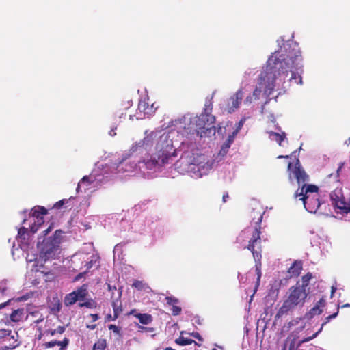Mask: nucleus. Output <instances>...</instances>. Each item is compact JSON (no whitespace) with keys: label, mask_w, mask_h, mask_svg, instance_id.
I'll use <instances>...</instances> for the list:
<instances>
[{"label":"nucleus","mask_w":350,"mask_h":350,"mask_svg":"<svg viewBox=\"0 0 350 350\" xmlns=\"http://www.w3.org/2000/svg\"><path fill=\"white\" fill-rule=\"evenodd\" d=\"M283 51H276L271 55L267 62L266 68L261 74L260 78L267 80L270 90L274 89L275 84H282L291 72L288 81L297 85H302L301 74L304 72L301 64V51L296 43L288 44Z\"/></svg>","instance_id":"obj_1"},{"label":"nucleus","mask_w":350,"mask_h":350,"mask_svg":"<svg viewBox=\"0 0 350 350\" xmlns=\"http://www.w3.org/2000/svg\"><path fill=\"white\" fill-rule=\"evenodd\" d=\"M262 218V216L260 215L255 227L244 229L237 238V241L239 243H242L245 238L248 239V243L243 246V249H247L250 251L253 258H255L256 255H257L258 257H262V236L260 226Z\"/></svg>","instance_id":"obj_2"},{"label":"nucleus","mask_w":350,"mask_h":350,"mask_svg":"<svg viewBox=\"0 0 350 350\" xmlns=\"http://www.w3.org/2000/svg\"><path fill=\"white\" fill-rule=\"evenodd\" d=\"M309 294L308 290H302L299 288V281L288 289L286 299L284 301L282 306L279 308L275 321L277 322L284 315H287L297 307H302Z\"/></svg>","instance_id":"obj_3"},{"label":"nucleus","mask_w":350,"mask_h":350,"mask_svg":"<svg viewBox=\"0 0 350 350\" xmlns=\"http://www.w3.org/2000/svg\"><path fill=\"white\" fill-rule=\"evenodd\" d=\"M295 198L299 197L305 208L311 213H316L321 206L319 187L314 185L306 183L299 187L295 193Z\"/></svg>","instance_id":"obj_4"},{"label":"nucleus","mask_w":350,"mask_h":350,"mask_svg":"<svg viewBox=\"0 0 350 350\" xmlns=\"http://www.w3.org/2000/svg\"><path fill=\"white\" fill-rule=\"evenodd\" d=\"M64 232L61 230H56L53 236L43 239L38 242L37 247L39 251L40 259L46 260L54 259L60 250L62 236Z\"/></svg>","instance_id":"obj_5"},{"label":"nucleus","mask_w":350,"mask_h":350,"mask_svg":"<svg viewBox=\"0 0 350 350\" xmlns=\"http://www.w3.org/2000/svg\"><path fill=\"white\" fill-rule=\"evenodd\" d=\"M215 121V117L209 113H202L200 116H196L191 120V128L196 132L197 135L202 136L206 130L211 128L208 126L213 124Z\"/></svg>","instance_id":"obj_6"},{"label":"nucleus","mask_w":350,"mask_h":350,"mask_svg":"<svg viewBox=\"0 0 350 350\" xmlns=\"http://www.w3.org/2000/svg\"><path fill=\"white\" fill-rule=\"evenodd\" d=\"M169 148L172 150V147L167 146L165 148L160 149L157 154L150 159L144 160L146 167L152 170L157 165H163L167 163L172 156L171 152L168 150Z\"/></svg>","instance_id":"obj_7"},{"label":"nucleus","mask_w":350,"mask_h":350,"mask_svg":"<svg viewBox=\"0 0 350 350\" xmlns=\"http://www.w3.org/2000/svg\"><path fill=\"white\" fill-rule=\"evenodd\" d=\"M88 284H83L76 291L67 294L64 298V304L66 306L75 304L77 301H83L88 295Z\"/></svg>","instance_id":"obj_8"},{"label":"nucleus","mask_w":350,"mask_h":350,"mask_svg":"<svg viewBox=\"0 0 350 350\" xmlns=\"http://www.w3.org/2000/svg\"><path fill=\"white\" fill-rule=\"evenodd\" d=\"M288 170L293 174L299 184L308 180V175L301 167L300 162L298 159L296 161L293 167L292 163L289 162L288 164Z\"/></svg>","instance_id":"obj_9"},{"label":"nucleus","mask_w":350,"mask_h":350,"mask_svg":"<svg viewBox=\"0 0 350 350\" xmlns=\"http://www.w3.org/2000/svg\"><path fill=\"white\" fill-rule=\"evenodd\" d=\"M18 334L16 329L13 332L12 329H0V340L9 343L10 349H13L19 345L18 342Z\"/></svg>","instance_id":"obj_10"},{"label":"nucleus","mask_w":350,"mask_h":350,"mask_svg":"<svg viewBox=\"0 0 350 350\" xmlns=\"http://www.w3.org/2000/svg\"><path fill=\"white\" fill-rule=\"evenodd\" d=\"M47 306L51 314L57 315L59 312L62 309V302L57 294L49 297Z\"/></svg>","instance_id":"obj_11"},{"label":"nucleus","mask_w":350,"mask_h":350,"mask_svg":"<svg viewBox=\"0 0 350 350\" xmlns=\"http://www.w3.org/2000/svg\"><path fill=\"white\" fill-rule=\"evenodd\" d=\"M113 293H112L111 299H112V303L111 306L113 307V319H115L118 318L119 314L122 312V301L120 300V297L122 295V291L119 289L117 293V297L115 298L113 297Z\"/></svg>","instance_id":"obj_12"},{"label":"nucleus","mask_w":350,"mask_h":350,"mask_svg":"<svg viewBox=\"0 0 350 350\" xmlns=\"http://www.w3.org/2000/svg\"><path fill=\"white\" fill-rule=\"evenodd\" d=\"M25 317L24 308H18L14 310L12 312L6 319V324L9 325L10 322L18 323L23 321Z\"/></svg>","instance_id":"obj_13"},{"label":"nucleus","mask_w":350,"mask_h":350,"mask_svg":"<svg viewBox=\"0 0 350 350\" xmlns=\"http://www.w3.org/2000/svg\"><path fill=\"white\" fill-rule=\"evenodd\" d=\"M167 305L171 306V312L174 316L179 315L182 312V308L178 304L179 303L178 299L173 296H167L165 298Z\"/></svg>","instance_id":"obj_14"},{"label":"nucleus","mask_w":350,"mask_h":350,"mask_svg":"<svg viewBox=\"0 0 350 350\" xmlns=\"http://www.w3.org/2000/svg\"><path fill=\"white\" fill-rule=\"evenodd\" d=\"M47 213V209L40 206L33 207L31 213V216L39 223V225H42L44 223L43 216Z\"/></svg>","instance_id":"obj_15"},{"label":"nucleus","mask_w":350,"mask_h":350,"mask_svg":"<svg viewBox=\"0 0 350 350\" xmlns=\"http://www.w3.org/2000/svg\"><path fill=\"white\" fill-rule=\"evenodd\" d=\"M243 91L241 89L238 90L236 93L230 98L232 102L231 106L229 108V113L234 112L239 107V105L243 99Z\"/></svg>","instance_id":"obj_16"},{"label":"nucleus","mask_w":350,"mask_h":350,"mask_svg":"<svg viewBox=\"0 0 350 350\" xmlns=\"http://www.w3.org/2000/svg\"><path fill=\"white\" fill-rule=\"evenodd\" d=\"M253 258L255 262V271L257 275L256 286H255V289H254V293H255L257 291V288L260 284V278H261V275H262V273H261L262 257H258V256L256 255V257Z\"/></svg>","instance_id":"obj_17"},{"label":"nucleus","mask_w":350,"mask_h":350,"mask_svg":"<svg viewBox=\"0 0 350 350\" xmlns=\"http://www.w3.org/2000/svg\"><path fill=\"white\" fill-rule=\"evenodd\" d=\"M186 334H188V333L186 331H185V330L181 331L179 338H178L175 340V342L177 345H180V346L190 345V344H192L193 342H194L196 345L200 346V345L198 344L196 342H195L193 339L190 338L188 336H185V335H186Z\"/></svg>","instance_id":"obj_18"},{"label":"nucleus","mask_w":350,"mask_h":350,"mask_svg":"<svg viewBox=\"0 0 350 350\" xmlns=\"http://www.w3.org/2000/svg\"><path fill=\"white\" fill-rule=\"evenodd\" d=\"M138 110L142 112L144 116H148L152 115L155 109H153V105L151 106L146 100H140L138 104Z\"/></svg>","instance_id":"obj_19"},{"label":"nucleus","mask_w":350,"mask_h":350,"mask_svg":"<svg viewBox=\"0 0 350 350\" xmlns=\"http://www.w3.org/2000/svg\"><path fill=\"white\" fill-rule=\"evenodd\" d=\"M237 135L232 133L228 137V139L226 141L222 144L221 149L219 152V154L224 157L225 156L227 152H228V150L231 146V144L233 143L234 138Z\"/></svg>","instance_id":"obj_20"},{"label":"nucleus","mask_w":350,"mask_h":350,"mask_svg":"<svg viewBox=\"0 0 350 350\" xmlns=\"http://www.w3.org/2000/svg\"><path fill=\"white\" fill-rule=\"evenodd\" d=\"M302 270V262L301 260H295L289 267L288 272L292 277H298Z\"/></svg>","instance_id":"obj_21"},{"label":"nucleus","mask_w":350,"mask_h":350,"mask_svg":"<svg viewBox=\"0 0 350 350\" xmlns=\"http://www.w3.org/2000/svg\"><path fill=\"white\" fill-rule=\"evenodd\" d=\"M333 206L340 210L341 213H348L350 212V203H347L344 198L339 201H336Z\"/></svg>","instance_id":"obj_22"},{"label":"nucleus","mask_w":350,"mask_h":350,"mask_svg":"<svg viewBox=\"0 0 350 350\" xmlns=\"http://www.w3.org/2000/svg\"><path fill=\"white\" fill-rule=\"evenodd\" d=\"M143 325H148L152 321V317L147 313H137L135 315Z\"/></svg>","instance_id":"obj_23"},{"label":"nucleus","mask_w":350,"mask_h":350,"mask_svg":"<svg viewBox=\"0 0 350 350\" xmlns=\"http://www.w3.org/2000/svg\"><path fill=\"white\" fill-rule=\"evenodd\" d=\"M312 278L311 273H307L303 275L299 281V288L302 290H307L306 288L308 286L310 280Z\"/></svg>","instance_id":"obj_24"},{"label":"nucleus","mask_w":350,"mask_h":350,"mask_svg":"<svg viewBox=\"0 0 350 350\" xmlns=\"http://www.w3.org/2000/svg\"><path fill=\"white\" fill-rule=\"evenodd\" d=\"M269 136L273 137V139L276 141L280 146L282 145V142L286 138V133L282 132V133H278L273 131L269 132Z\"/></svg>","instance_id":"obj_25"},{"label":"nucleus","mask_w":350,"mask_h":350,"mask_svg":"<svg viewBox=\"0 0 350 350\" xmlns=\"http://www.w3.org/2000/svg\"><path fill=\"white\" fill-rule=\"evenodd\" d=\"M107 347V341L104 338H100L94 343L92 350H105Z\"/></svg>","instance_id":"obj_26"},{"label":"nucleus","mask_w":350,"mask_h":350,"mask_svg":"<svg viewBox=\"0 0 350 350\" xmlns=\"http://www.w3.org/2000/svg\"><path fill=\"white\" fill-rule=\"evenodd\" d=\"M330 198L332 200V204L334 205L336 201H339L342 199L344 197L341 193L340 191H334L330 194Z\"/></svg>","instance_id":"obj_27"},{"label":"nucleus","mask_w":350,"mask_h":350,"mask_svg":"<svg viewBox=\"0 0 350 350\" xmlns=\"http://www.w3.org/2000/svg\"><path fill=\"white\" fill-rule=\"evenodd\" d=\"M322 329H319L318 332L316 333L312 334L311 336H303L301 338H300L297 342V347L300 346L302 343L310 341V340L314 338L317 337V336L321 332Z\"/></svg>","instance_id":"obj_28"},{"label":"nucleus","mask_w":350,"mask_h":350,"mask_svg":"<svg viewBox=\"0 0 350 350\" xmlns=\"http://www.w3.org/2000/svg\"><path fill=\"white\" fill-rule=\"evenodd\" d=\"M149 146L153 145L152 134L147 135L142 140V146Z\"/></svg>","instance_id":"obj_29"},{"label":"nucleus","mask_w":350,"mask_h":350,"mask_svg":"<svg viewBox=\"0 0 350 350\" xmlns=\"http://www.w3.org/2000/svg\"><path fill=\"white\" fill-rule=\"evenodd\" d=\"M203 322H204V319H201L200 317H199V316H195L192 319V324L195 327H197L198 325L199 326L204 325Z\"/></svg>","instance_id":"obj_30"},{"label":"nucleus","mask_w":350,"mask_h":350,"mask_svg":"<svg viewBox=\"0 0 350 350\" xmlns=\"http://www.w3.org/2000/svg\"><path fill=\"white\" fill-rule=\"evenodd\" d=\"M213 110V103L211 100L206 101L204 105V111L202 113H209L211 114V111Z\"/></svg>","instance_id":"obj_31"},{"label":"nucleus","mask_w":350,"mask_h":350,"mask_svg":"<svg viewBox=\"0 0 350 350\" xmlns=\"http://www.w3.org/2000/svg\"><path fill=\"white\" fill-rule=\"evenodd\" d=\"M322 312V310L320 309L319 308V304H316L312 308H311L310 310V314L311 316H314L316 314H321Z\"/></svg>","instance_id":"obj_32"},{"label":"nucleus","mask_w":350,"mask_h":350,"mask_svg":"<svg viewBox=\"0 0 350 350\" xmlns=\"http://www.w3.org/2000/svg\"><path fill=\"white\" fill-rule=\"evenodd\" d=\"M83 184H86L87 186H88L90 184V180H89V177L87 176H83L81 180L78 183V186H77V191H79V189L80 188V187L83 185Z\"/></svg>","instance_id":"obj_33"},{"label":"nucleus","mask_w":350,"mask_h":350,"mask_svg":"<svg viewBox=\"0 0 350 350\" xmlns=\"http://www.w3.org/2000/svg\"><path fill=\"white\" fill-rule=\"evenodd\" d=\"M262 92V88L260 86L256 87L253 91L252 96L254 100H258L260 98V96Z\"/></svg>","instance_id":"obj_34"},{"label":"nucleus","mask_w":350,"mask_h":350,"mask_svg":"<svg viewBox=\"0 0 350 350\" xmlns=\"http://www.w3.org/2000/svg\"><path fill=\"white\" fill-rule=\"evenodd\" d=\"M132 286L135 287V288L142 291L144 289L145 284L143 283V282L139 280H135Z\"/></svg>","instance_id":"obj_35"},{"label":"nucleus","mask_w":350,"mask_h":350,"mask_svg":"<svg viewBox=\"0 0 350 350\" xmlns=\"http://www.w3.org/2000/svg\"><path fill=\"white\" fill-rule=\"evenodd\" d=\"M245 118H243L240 120V121L238 122L236 129L232 132L236 135L238 134L239 131L241 129L242 126H243L245 122Z\"/></svg>","instance_id":"obj_36"},{"label":"nucleus","mask_w":350,"mask_h":350,"mask_svg":"<svg viewBox=\"0 0 350 350\" xmlns=\"http://www.w3.org/2000/svg\"><path fill=\"white\" fill-rule=\"evenodd\" d=\"M40 226L41 225H39V223H38L37 221L35 220L34 223L30 226L31 232L32 233H36L38 230Z\"/></svg>","instance_id":"obj_37"},{"label":"nucleus","mask_w":350,"mask_h":350,"mask_svg":"<svg viewBox=\"0 0 350 350\" xmlns=\"http://www.w3.org/2000/svg\"><path fill=\"white\" fill-rule=\"evenodd\" d=\"M67 202L68 200L66 199L61 200L54 204L53 208L57 209L61 208L63 206V205Z\"/></svg>","instance_id":"obj_38"},{"label":"nucleus","mask_w":350,"mask_h":350,"mask_svg":"<svg viewBox=\"0 0 350 350\" xmlns=\"http://www.w3.org/2000/svg\"><path fill=\"white\" fill-rule=\"evenodd\" d=\"M68 340L65 338L62 341H57V345L61 346V350H64L68 345Z\"/></svg>","instance_id":"obj_39"},{"label":"nucleus","mask_w":350,"mask_h":350,"mask_svg":"<svg viewBox=\"0 0 350 350\" xmlns=\"http://www.w3.org/2000/svg\"><path fill=\"white\" fill-rule=\"evenodd\" d=\"M94 262L93 260L86 262L85 264V267L86 269L85 271H86V273L92 267Z\"/></svg>","instance_id":"obj_40"},{"label":"nucleus","mask_w":350,"mask_h":350,"mask_svg":"<svg viewBox=\"0 0 350 350\" xmlns=\"http://www.w3.org/2000/svg\"><path fill=\"white\" fill-rule=\"evenodd\" d=\"M188 335L197 338L200 341L202 340V338L201 336L198 332H193L192 333H188Z\"/></svg>","instance_id":"obj_41"},{"label":"nucleus","mask_w":350,"mask_h":350,"mask_svg":"<svg viewBox=\"0 0 350 350\" xmlns=\"http://www.w3.org/2000/svg\"><path fill=\"white\" fill-rule=\"evenodd\" d=\"M56 345H57V341L52 340V341L46 342L44 345L46 347L50 348V347H53L55 346Z\"/></svg>","instance_id":"obj_42"},{"label":"nucleus","mask_w":350,"mask_h":350,"mask_svg":"<svg viewBox=\"0 0 350 350\" xmlns=\"http://www.w3.org/2000/svg\"><path fill=\"white\" fill-rule=\"evenodd\" d=\"M27 229L25 227H21L19 228L18 234L19 237L23 236L27 232Z\"/></svg>","instance_id":"obj_43"},{"label":"nucleus","mask_w":350,"mask_h":350,"mask_svg":"<svg viewBox=\"0 0 350 350\" xmlns=\"http://www.w3.org/2000/svg\"><path fill=\"white\" fill-rule=\"evenodd\" d=\"M260 79H261V78L260 77ZM260 81H263V82H265V83H268V82H267V79H265V81H264L263 79H260ZM261 84H262V82H260L259 85H261ZM273 90H270L269 89V88H268V84H267V85H266L265 92L268 93L269 94H271Z\"/></svg>","instance_id":"obj_44"},{"label":"nucleus","mask_w":350,"mask_h":350,"mask_svg":"<svg viewBox=\"0 0 350 350\" xmlns=\"http://www.w3.org/2000/svg\"><path fill=\"white\" fill-rule=\"evenodd\" d=\"M260 79H261V78L260 77ZM260 81H263V82H265V83H268V82H267V79H265V81H264L263 79H260ZM261 84H262V82H260L259 85H261ZM273 90H270L269 89V88H268V84H267V85H266L265 92L268 93L269 94H271Z\"/></svg>","instance_id":"obj_45"},{"label":"nucleus","mask_w":350,"mask_h":350,"mask_svg":"<svg viewBox=\"0 0 350 350\" xmlns=\"http://www.w3.org/2000/svg\"><path fill=\"white\" fill-rule=\"evenodd\" d=\"M86 271H83V272H81L80 273H79L76 277H75V280H80L81 278H83L85 274H86Z\"/></svg>","instance_id":"obj_46"},{"label":"nucleus","mask_w":350,"mask_h":350,"mask_svg":"<svg viewBox=\"0 0 350 350\" xmlns=\"http://www.w3.org/2000/svg\"><path fill=\"white\" fill-rule=\"evenodd\" d=\"M254 99V97L252 96H248L245 100V103H251L252 101H253Z\"/></svg>","instance_id":"obj_47"},{"label":"nucleus","mask_w":350,"mask_h":350,"mask_svg":"<svg viewBox=\"0 0 350 350\" xmlns=\"http://www.w3.org/2000/svg\"><path fill=\"white\" fill-rule=\"evenodd\" d=\"M29 298L28 295H23L17 298L18 301H26Z\"/></svg>","instance_id":"obj_48"},{"label":"nucleus","mask_w":350,"mask_h":350,"mask_svg":"<svg viewBox=\"0 0 350 350\" xmlns=\"http://www.w3.org/2000/svg\"><path fill=\"white\" fill-rule=\"evenodd\" d=\"M79 306L81 307L85 306V307H88V308H90V307H91V303L89 302V301H86V302H83V303H80Z\"/></svg>","instance_id":"obj_49"},{"label":"nucleus","mask_w":350,"mask_h":350,"mask_svg":"<svg viewBox=\"0 0 350 350\" xmlns=\"http://www.w3.org/2000/svg\"><path fill=\"white\" fill-rule=\"evenodd\" d=\"M12 301V299H9L8 301L4 302V303H2L0 304V309L4 308L5 306L9 305Z\"/></svg>","instance_id":"obj_50"},{"label":"nucleus","mask_w":350,"mask_h":350,"mask_svg":"<svg viewBox=\"0 0 350 350\" xmlns=\"http://www.w3.org/2000/svg\"><path fill=\"white\" fill-rule=\"evenodd\" d=\"M228 198H229V195L227 192H226L225 193H224L223 197H222L223 202L225 203Z\"/></svg>","instance_id":"obj_51"},{"label":"nucleus","mask_w":350,"mask_h":350,"mask_svg":"<svg viewBox=\"0 0 350 350\" xmlns=\"http://www.w3.org/2000/svg\"><path fill=\"white\" fill-rule=\"evenodd\" d=\"M325 303V301L323 298H321L319 301L317 302V304H319V307L321 306H324Z\"/></svg>","instance_id":"obj_52"},{"label":"nucleus","mask_w":350,"mask_h":350,"mask_svg":"<svg viewBox=\"0 0 350 350\" xmlns=\"http://www.w3.org/2000/svg\"><path fill=\"white\" fill-rule=\"evenodd\" d=\"M295 339L294 338L293 341L292 342H291L290 346H289V350H295V344H294L295 342Z\"/></svg>","instance_id":"obj_53"},{"label":"nucleus","mask_w":350,"mask_h":350,"mask_svg":"<svg viewBox=\"0 0 350 350\" xmlns=\"http://www.w3.org/2000/svg\"><path fill=\"white\" fill-rule=\"evenodd\" d=\"M52 229V226H50L46 230H44V235H46Z\"/></svg>","instance_id":"obj_54"},{"label":"nucleus","mask_w":350,"mask_h":350,"mask_svg":"<svg viewBox=\"0 0 350 350\" xmlns=\"http://www.w3.org/2000/svg\"><path fill=\"white\" fill-rule=\"evenodd\" d=\"M91 317H92V321H96L98 319V316L96 314H91Z\"/></svg>","instance_id":"obj_55"},{"label":"nucleus","mask_w":350,"mask_h":350,"mask_svg":"<svg viewBox=\"0 0 350 350\" xmlns=\"http://www.w3.org/2000/svg\"><path fill=\"white\" fill-rule=\"evenodd\" d=\"M336 290V288L334 287V286H332V290H331V296H333V295L334 294L335 291Z\"/></svg>","instance_id":"obj_56"},{"label":"nucleus","mask_w":350,"mask_h":350,"mask_svg":"<svg viewBox=\"0 0 350 350\" xmlns=\"http://www.w3.org/2000/svg\"><path fill=\"white\" fill-rule=\"evenodd\" d=\"M343 165H344V163H340V165H339V167H338V168L337 170V172H338L342 168Z\"/></svg>","instance_id":"obj_57"},{"label":"nucleus","mask_w":350,"mask_h":350,"mask_svg":"<svg viewBox=\"0 0 350 350\" xmlns=\"http://www.w3.org/2000/svg\"><path fill=\"white\" fill-rule=\"evenodd\" d=\"M108 288H109V291H111V290H113H113H116V291L117 290V288H116V286L112 287V286H111V285H109V284L108 285Z\"/></svg>","instance_id":"obj_58"},{"label":"nucleus","mask_w":350,"mask_h":350,"mask_svg":"<svg viewBox=\"0 0 350 350\" xmlns=\"http://www.w3.org/2000/svg\"><path fill=\"white\" fill-rule=\"evenodd\" d=\"M336 315H337V312H336V313H334V314H332V315H330V316H329V317H327V319H332V318H334Z\"/></svg>","instance_id":"obj_59"},{"label":"nucleus","mask_w":350,"mask_h":350,"mask_svg":"<svg viewBox=\"0 0 350 350\" xmlns=\"http://www.w3.org/2000/svg\"><path fill=\"white\" fill-rule=\"evenodd\" d=\"M345 144L347 146L350 145V137L345 141Z\"/></svg>","instance_id":"obj_60"},{"label":"nucleus","mask_w":350,"mask_h":350,"mask_svg":"<svg viewBox=\"0 0 350 350\" xmlns=\"http://www.w3.org/2000/svg\"><path fill=\"white\" fill-rule=\"evenodd\" d=\"M108 328L113 329V328H118V327L115 325H110Z\"/></svg>","instance_id":"obj_61"},{"label":"nucleus","mask_w":350,"mask_h":350,"mask_svg":"<svg viewBox=\"0 0 350 350\" xmlns=\"http://www.w3.org/2000/svg\"><path fill=\"white\" fill-rule=\"evenodd\" d=\"M113 332H114L115 333H116V334H120V329H113Z\"/></svg>","instance_id":"obj_62"},{"label":"nucleus","mask_w":350,"mask_h":350,"mask_svg":"<svg viewBox=\"0 0 350 350\" xmlns=\"http://www.w3.org/2000/svg\"><path fill=\"white\" fill-rule=\"evenodd\" d=\"M65 329H58V331L57 332V333H59V334H62L64 332Z\"/></svg>","instance_id":"obj_63"},{"label":"nucleus","mask_w":350,"mask_h":350,"mask_svg":"<svg viewBox=\"0 0 350 350\" xmlns=\"http://www.w3.org/2000/svg\"><path fill=\"white\" fill-rule=\"evenodd\" d=\"M345 307H350V304H345L343 306H342V308H345Z\"/></svg>","instance_id":"obj_64"}]
</instances>
